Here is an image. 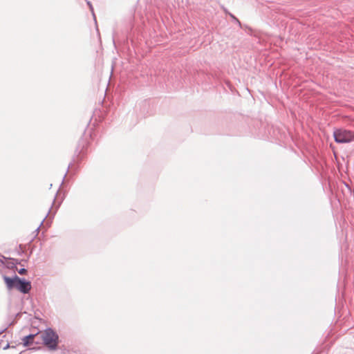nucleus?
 <instances>
[{"instance_id":"f257e3e1","label":"nucleus","mask_w":354,"mask_h":354,"mask_svg":"<svg viewBox=\"0 0 354 354\" xmlns=\"http://www.w3.org/2000/svg\"><path fill=\"white\" fill-rule=\"evenodd\" d=\"M3 280L8 290L16 288L19 292L26 294L29 292L31 289V283L30 281L22 280L17 276H15L14 278L4 276Z\"/></svg>"},{"instance_id":"f03ea898","label":"nucleus","mask_w":354,"mask_h":354,"mask_svg":"<svg viewBox=\"0 0 354 354\" xmlns=\"http://www.w3.org/2000/svg\"><path fill=\"white\" fill-rule=\"evenodd\" d=\"M44 344L50 349H55L58 343V335L51 329L38 333Z\"/></svg>"},{"instance_id":"7ed1b4c3","label":"nucleus","mask_w":354,"mask_h":354,"mask_svg":"<svg viewBox=\"0 0 354 354\" xmlns=\"http://www.w3.org/2000/svg\"><path fill=\"white\" fill-rule=\"evenodd\" d=\"M333 136L337 143H348L354 140V132L339 129L334 131Z\"/></svg>"},{"instance_id":"20e7f679","label":"nucleus","mask_w":354,"mask_h":354,"mask_svg":"<svg viewBox=\"0 0 354 354\" xmlns=\"http://www.w3.org/2000/svg\"><path fill=\"white\" fill-rule=\"evenodd\" d=\"M37 336H38V333L37 334L29 335L24 337L22 339L24 346H28L30 345H32L33 343V341H34V338Z\"/></svg>"},{"instance_id":"39448f33","label":"nucleus","mask_w":354,"mask_h":354,"mask_svg":"<svg viewBox=\"0 0 354 354\" xmlns=\"http://www.w3.org/2000/svg\"><path fill=\"white\" fill-rule=\"evenodd\" d=\"M56 194H57V189H54L53 190H51L49 193V197H50V201L51 203H53L55 200V197H56Z\"/></svg>"},{"instance_id":"423d86ee","label":"nucleus","mask_w":354,"mask_h":354,"mask_svg":"<svg viewBox=\"0 0 354 354\" xmlns=\"http://www.w3.org/2000/svg\"><path fill=\"white\" fill-rule=\"evenodd\" d=\"M230 16L233 19V20H234L236 22H237L239 24V25H241V23L240 21H239V19L235 17L231 13H229Z\"/></svg>"},{"instance_id":"0eeeda50","label":"nucleus","mask_w":354,"mask_h":354,"mask_svg":"<svg viewBox=\"0 0 354 354\" xmlns=\"http://www.w3.org/2000/svg\"><path fill=\"white\" fill-rule=\"evenodd\" d=\"M230 16L233 19V20H234L236 22H237L239 24V25H241V23L240 21H239V19L235 17L231 13H229Z\"/></svg>"},{"instance_id":"6e6552de","label":"nucleus","mask_w":354,"mask_h":354,"mask_svg":"<svg viewBox=\"0 0 354 354\" xmlns=\"http://www.w3.org/2000/svg\"><path fill=\"white\" fill-rule=\"evenodd\" d=\"M18 272L20 274H24L26 273V270L24 269V268H21L20 269Z\"/></svg>"}]
</instances>
